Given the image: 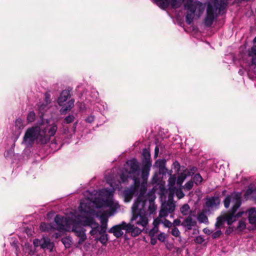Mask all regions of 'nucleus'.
<instances>
[{"label":"nucleus","instance_id":"f257e3e1","mask_svg":"<svg viewBox=\"0 0 256 256\" xmlns=\"http://www.w3.org/2000/svg\"><path fill=\"white\" fill-rule=\"evenodd\" d=\"M128 176L124 174L120 176V181H114L110 180L108 176L106 177L107 182L112 188V190L102 189L100 191V195L106 197V199L102 200L98 199L95 201H88L86 202H81L78 207V210L80 214L78 216V219L84 226H88L92 228L90 234L91 236H94L100 234V226L92 218L88 216V214H94L95 212L94 208H100L108 207L110 208L115 206L112 200L113 191L116 189L120 188V183L125 182L128 180Z\"/></svg>","mask_w":256,"mask_h":256},{"label":"nucleus","instance_id":"f03ea898","mask_svg":"<svg viewBox=\"0 0 256 256\" xmlns=\"http://www.w3.org/2000/svg\"><path fill=\"white\" fill-rule=\"evenodd\" d=\"M156 209L152 200H148L144 202H134L132 207V215L130 220L129 224L134 228H138V236L144 230L148 222V216L153 214Z\"/></svg>","mask_w":256,"mask_h":256},{"label":"nucleus","instance_id":"7ed1b4c3","mask_svg":"<svg viewBox=\"0 0 256 256\" xmlns=\"http://www.w3.org/2000/svg\"><path fill=\"white\" fill-rule=\"evenodd\" d=\"M242 194L240 193H234L226 197L224 200V206L226 208H228L230 204L232 205V208L229 212L223 214L226 222L228 225H231L237 219L242 216L244 212H239L235 214L237 210L241 205Z\"/></svg>","mask_w":256,"mask_h":256},{"label":"nucleus","instance_id":"20e7f679","mask_svg":"<svg viewBox=\"0 0 256 256\" xmlns=\"http://www.w3.org/2000/svg\"><path fill=\"white\" fill-rule=\"evenodd\" d=\"M147 190L146 183H140V178H134V184L128 188L123 192V196L124 201L126 202H130L134 195H138L136 200L135 202H144L148 201L147 196L144 194Z\"/></svg>","mask_w":256,"mask_h":256},{"label":"nucleus","instance_id":"39448f33","mask_svg":"<svg viewBox=\"0 0 256 256\" xmlns=\"http://www.w3.org/2000/svg\"><path fill=\"white\" fill-rule=\"evenodd\" d=\"M184 8L187 10L186 21L188 24L193 22L194 14L200 17L203 13L205 6L197 0H187L184 4Z\"/></svg>","mask_w":256,"mask_h":256},{"label":"nucleus","instance_id":"423d86ee","mask_svg":"<svg viewBox=\"0 0 256 256\" xmlns=\"http://www.w3.org/2000/svg\"><path fill=\"white\" fill-rule=\"evenodd\" d=\"M122 230H124L126 233L130 234L133 237L138 236V232L140 230L138 228H134L128 223L122 222L111 228L108 230V232L112 234L116 238H119L124 234Z\"/></svg>","mask_w":256,"mask_h":256},{"label":"nucleus","instance_id":"0eeeda50","mask_svg":"<svg viewBox=\"0 0 256 256\" xmlns=\"http://www.w3.org/2000/svg\"><path fill=\"white\" fill-rule=\"evenodd\" d=\"M70 92L68 90H64L62 92L58 99V105L62 107L60 112L62 114H65L67 112L70 111L74 106V100L70 99Z\"/></svg>","mask_w":256,"mask_h":256},{"label":"nucleus","instance_id":"6e6552de","mask_svg":"<svg viewBox=\"0 0 256 256\" xmlns=\"http://www.w3.org/2000/svg\"><path fill=\"white\" fill-rule=\"evenodd\" d=\"M224 8H221L220 5L216 4L214 2L213 4H208L206 8V16L204 19V24L207 27H210L212 24L214 19L217 16V12L222 10Z\"/></svg>","mask_w":256,"mask_h":256},{"label":"nucleus","instance_id":"1a4fd4ad","mask_svg":"<svg viewBox=\"0 0 256 256\" xmlns=\"http://www.w3.org/2000/svg\"><path fill=\"white\" fill-rule=\"evenodd\" d=\"M40 132V128L38 126H32L28 128L24 136L22 144L27 148L32 146Z\"/></svg>","mask_w":256,"mask_h":256},{"label":"nucleus","instance_id":"9d476101","mask_svg":"<svg viewBox=\"0 0 256 256\" xmlns=\"http://www.w3.org/2000/svg\"><path fill=\"white\" fill-rule=\"evenodd\" d=\"M76 219L78 222V223H74L72 227V232H73L75 235L79 238V240L78 242L77 248L78 247V246L82 244L86 240L87 236L86 234V230L80 225V224L81 222H80L78 220V216H76Z\"/></svg>","mask_w":256,"mask_h":256},{"label":"nucleus","instance_id":"9b49d317","mask_svg":"<svg viewBox=\"0 0 256 256\" xmlns=\"http://www.w3.org/2000/svg\"><path fill=\"white\" fill-rule=\"evenodd\" d=\"M127 165L130 167L128 174L133 180L134 178H139L140 170L138 163L136 159L128 160L126 162Z\"/></svg>","mask_w":256,"mask_h":256},{"label":"nucleus","instance_id":"f8f14e48","mask_svg":"<svg viewBox=\"0 0 256 256\" xmlns=\"http://www.w3.org/2000/svg\"><path fill=\"white\" fill-rule=\"evenodd\" d=\"M175 208L176 205L172 201L168 200V202L163 204L159 212V217H166L169 214L173 212Z\"/></svg>","mask_w":256,"mask_h":256},{"label":"nucleus","instance_id":"ddd939ff","mask_svg":"<svg viewBox=\"0 0 256 256\" xmlns=\"http://www.w3.org/2000/svg\"><path fill=\"white\" fill-rule=\"evenodd\" d=\"M220 203V200L218 197L212 196L206 199V202L205 212L213 210L218 208Z\"/></svg>","mask_w":256,"mask_h":256},{"label":"nucleus","instance_id":"4468645a","mask_svg":"<svg viewBox=\"0 0 256 256\" xmlns=\"http://www.w3.org/2000/svg\"><path fill=\"white\" fill-rule=\"evenodd\" d=\"M156 4L160 8L164 9L167 8L170 4L173 8L180 7V4L178 0H154Z\"/></svg>","mask_w":256,"mask_h":256},{"label":"nucleus","instance_id":"2eb2a0df","mask_svg":"<svg viewBox=\"0 0 256 256\" xmlns=\"http://www.w3.org/2000/svg\"><path fill=\"white\" fill-rule=\"evenodd\" d=\"M47 130L40 128V132L36 136V141L37 144H44L49 142L50 138L46 134Z\"/></svg>","mask_w":256,"mask_h":256},{"label":"nucleus","instance_id":"dca6fc26","mask_svg":"<svg viewBox=\"0 0 256 256\" xmlns=\"http://www.w3.org/2000/svg\"><path fill=\"white\" fill-rule=\"evenodd\" d=\"M196 224V222L192 219L191 215L186 218L181 224V225L186 228L188 230H191Z\"/></svg>","mask_w":256,"mask_h":256},{"label":"nucleus","instance_id":"f3484780","mask_svg":"<svg viewBox=\"0 0 256 256\" xmlns=\"http://www.w3.org/2000/svg\"><path fill=\"white\" fill-rule=\"evenodd\" d=\"M54 222L56 224V230L60 231L65 230L66 220L63 216L57 215L54 218Z\"/></svg>","mask_w":256,"mask_h":256},{"label":"nucleus","instance_id":"a211bd4d","mask_svg":"<svg viewBox=\"0 0 256 256\" xmlns=\"http://www.w3.org/2000/svg\"><path fill=\"white\" fill-rule=\"evenodd\" d=\"M151 163L150 161H147L144 164L142 170V178L143 179L142 182H146L147 178L149 175V172L150 170Z\"/></svg>","mask_w":256,"mask_h":256},{"label":"nucleus","instance_id":"6ab92c4d","mask_svg":"<svg viewBox=\"0 0 256 256\" xmlns=\"http://www.w3.org/2000/svg\"><path fill=\"white\" fill-rule=\"evenodd\" d=\"M42 248H46L50 252L52 250L54 246V243L48 238H41Z\"/></svg>","mask_w":256,"mask_h":256},{"label":"nucleus","instance_id":"aec40b11","mask_svg":"<svg viewBox=\"0 0 256 256\" xmlns=\"http://www.w3.org/2000/svg\"><path fill=\"white\" fill-rule=\"evenodd\" d=\"M249 222L252 224H256V210L251 208L248 210Z\"/></svg>","mask_w":256,"mask_h":256},{"label":"nucleus","instance_id":"412c9836","mask_svg":"<svg viewBox=\"0 0 256 256\" xmlns=\"http://www.w3.org/2000/svg\"><path fill=\"white\" fill-rule=\"evenodd\" d=\"M226 220L223 215L220 216L216 218V222L215 224V227L216 229L223 227Z\"/></svg>","mask_w":256,"mask_h":256},{"label":"nucleus","instance_id":"4be33fe9","mask_svg":"<svg viewBox=\"0 0 256 256\" xmlns=\"http://www.w3.org/2000/svg\"><path fill=\"white\" fill-rule=\"evenodd\" d=\"M107 219L101 218V226H100V234L106 233L107 229Z\"/></svg>","mask_w":256,"mask_h":256},{"label":"nucleus","instance_id":"5701e85b","mask_svg":"<svg viewBox=\"0 0 256 256\" xmlns=\"http://www.w3.org/2000/svg\"><path fill=\"white\" fill-rule=\"evenodd\" d=\"M46 129L48 131V134L46 133V134L48 136H49V138H50V136H52L55 134L58 130V127L57 126L54 124L50 126V128Z\"/></svg>","mask_w":256,"mask_h":256},{"label":"nucleus","instance_id":"b1692460","mask_svg":"<svg viewBox=\"0 0 256 256\" xmlns=\"http://www.w3.org/2000/svg\"><path fill=\"white\" fill-rule=\"evenodd\" d=\"M180 212L183 216H187L190 212V206L188 204H184L180 208Z\"/></svg>","mask_w":256,"mask_h":256},{"label":"nucleus","instance_id":"393cba45","mask_svg":"<svg viewBox=\"0 0 256 256\" xmlns=\"http://www.w3.org/2000/svg\"><path fill=\"white\" fill-rule=\"evenodd\" d=\"M53 228L52 226L50 224L42 222L40 225V230L42 232H48Z\"/></svg>","mask_w":256,"mask_h":256},{"label":"nucleus","instance_id":"a878e982","mask_svg":"<svg viewBox=\"0 0 256 256\" xmlns=\"http://www.w3.org/2000/svg\"><path fill=\"white\" fill-rule=\"evenodd\" d=\"M198 220L200 223H208V218L204 212H202L198 214Z\"/></svg>","mask_w":256,"mask_h":256},{"label":"nucleus","instance_id":"bb28decb","mask_svg":"<svg viewBox=\"0 0 256 256\" xmlns=\"http://www.w3.org/2000/svg\"><path fill=\"white\" fill-rule=\"evenodd\" d=\"M48 104H46V103L44 102H40L38 104V110L40 111V112L42 113V116L43 115L44 112L48 108Z\"/></svg>","mask_w":256,"mask_h":256},{"label":"nucleus","instance_id":"cd10ccee","mask_svg":"<svg viewBox=\"0 0 256 256\" xmlns=\"http://www.w3.org/2000/svg\"><path fill=\"white\" fill-rule=\"evenodd\" d=\"M62 244L66 248H70L72 243V238L70 236H66L64 238L61 240Z\"/></svg>","mask_w":256,"mask_h":256},{"label":"nucleus","instance_id":"c85d7f7f","mask_svg":"<svg viewBox=\"0 0 256 256\" xmlns=\"http://www.w3.org/2000/svg\"><path fill=\"white\" fill-rule=\"evenodd\" d=\"M250 56L252 58V64L256 66V45L251 48Z\"/></svg>","mask_w":256,"mask_h":256},{"label":"nucleus","instance_id":"c756f323","mask_svg":"<svg viewBox=\"0 0 256 256\" xmlns=\"http://www.w3.org/2000/svg\"><path fill=\"white\" fill-rule=\"evenodd\" d=\"M188 176V175L184 171L183 172L180 173V174L178 176L176 183L178 185H181L186 178Z\"/></svg>","mask_w":256,"mask_h":256},{"label":"nucleus","instance_id":"7c9ffc66","mask_svg":"<svg viewBox=\"0 0 256 256\" xmlns=\"http://www.w3.org/2000/svg\"><path fill=\"white\" fill-rule=\"evenodd\" d=\"M168 232L176 238L180 237V232L177 227L172 226L171 231L170 232V230H168Z\"/></svg>","mask_w":256,"mask_h":256},{"label":"nucleus","instance_id":"2f4dec72","mask_svg":"<svg viewBox=\"0 0 256 256\" xmlns=\"http://www.w3.org/2000/svg\"><path fill=\"white\" fill-rule=\"evenodd\" d=\"M100 236L98 240L102 244H106L108 240V235L106 233L100 234Z\"/></svg>","mask_w":256,"mask_h":256},{"label":"nucleus","instance_id":"473e14b6","mask_svg":"<svg viewBox=\"0 0 256 256\" xmlns=\"http://www.w3.org/2000/svg\"><path fill=\"white\" fill-rule=\"evenodd\" d=\"M197 170V168L194 166L190 167L189 168H186L184 171L188 176L193 175Z\"/></svg>","mask_w":256,"mask_h":256},{"label":"nucleus","instance_id":"72a5a7b5","mask_svg":"<svg viewBox=\"0 0 256 256\" xmlns=\"http://www.w3.org/2000/svg\"><path fill=\"white\" fill-rule=\"evenodd\" d=\"M246 228V224L244 221L240 220L238 222V226L236 228V230H238V232L243 231Z\"/></svg>","mask_w":256,"mask_h":256},{"label":"nucleus","instance_id":"f704fd0d","mask_svg":"<svg viewBox=\"0 0 256 256\" xmlns=\"http://www.w3.org/2000/svg\"><path fill=\"white\" fill-rule=\"evenodd\" d=\"M74 119L75 117L74 115L70 114L65 118L64 120V122L65 124H70L73 122L74 120Z\"/></svg>","mask_w":256,"mask_h":256},{"label":"nucleus","instance_id":"c9c22d12","mask_svg":"<svg viewBox=\"0 0 256 256\" xmlns=\"http://www.w3.org/2000/svg\"><path fill=\"white\" fill-rule=\"evenodd\" d=\"M15 126L16 128L19 130L24 128V126L23 124L22 120V119L18 118L16 120L15 122Z\"/></svg>","mask_w":256,"mask_h":256},{"label":"nucleus","instance_id":"e433bc0d","mask_svg":"<svg viewBox=\"0 0 256 256\" xmlns=\"http://www.w3.org/2000/svg\"><path fill=\"white\" fill-rule=\"evenodd\" d=\"M35 113L34 112H30L27 116V120L28 122H33L35 120Z\"/></svg>","mask_w":256,"mask_h":256},{"label":"nucleus","instance_id":"4c0bfd02","mask_svg":"<svg viewBox=\"0 0 256 256\" xmlns=\"http://www.w3.org/2000/svg\"><path fill=\"white\" fill-rule=\"evenodd\" d=\"M202 180V178L200 174H195L194 178V182L196 184H200Z\"/></svg>","mask_w":256,"mask_h":256},{"label":"nucleus","instance_id":"58836bf2","mask_svg":"<svg viewBox=\"0 0 256 256\" xmlns=\"http://www.w3.org/2000/svg\"><path fill=\"white\" fill-rule=\"evenodd\" d=\"M214 2L220 5L221 8H225L226 6V0H214Z\"/></svg>","mask_w":256,"mask_h":256},{"label":"nucleus","instance_id":"ea45409f","mask_svg":"<svg viewBox=\"0 0 256 256\" xmlns=\"http://www.w3.org/2000/svg\"><path fill=\"white\" fill-rule=\"evenodd\" d=\"M176 181V177L174 175H170L168 178V184L170 186H173L174 185Z\"/></svg>","mask_w":256,"mask_h":256},{"label":"nucleus","instance_id":"a19ab883","mask_svg":"<svg viewBox=\"0 0 256 256\" xmlns=\"http://www.w3.org/2000/svg\"><path fill=\"white\" fill-rule=\"evenodd\" d=\"M162 223L166 228H170L172 227V224L169 220L164 219V220L160 222Z\"/></svg>","mask_w":256,"mask_h":256},{"label":"nucleus","instance_id":"79ce46f5","mask_svg":"<svg viewBox=\"0 0 256 256\" xmlns=\"http://www.w3.org/2000/svg\"><path fill=\"white\" fill-rule=\"evenodd\" d=\"M194 184L192 182L189 181L187 182L184 186V189L187 190H190L193 187Z\"/></svg>","mask_w":256,"mask_h":256},{"label":"nucleus","instance_id":"37998d69","mask_svg":"<svg viewBox=\"0 0 256 256\" xmlns=\"http://www.w3.org/2000/svg\"><path fill=\"white\" fill-rule=\"evenodd\" d=\"M158 231V228L155 226L152 230H150L149 234L151 236H154L156 234Z\"/></svg>","mask_w":256,"mask_h":256},{"label":"nucleus","instance_id":"c03bdc74","mask_svg":"<svg viewBox=\"0 0 256 256\" xmlns=\"http://www.w3.org/2000/svg\"><path fill=\"white\" fill-rule=\"evenodd\" d=\"M44 102L46 104H50L51 102L50 95L48 92L44 94Z\"/></svg>","mask_w":256,"mask_h":256},{"label":"nucleus","instance_id":"a18cd8bd","mask_svg":"<svg viewBox=\"0 0 256 256\" xmlns=\"http://www.w3.org/2000/svg\"><path fill=\"white\" fill-rule=\"evenodd\" d=\"M166 236L164 232H160L158 236V239L161 242H164Z\"/></svg>","mask_w":256,"mask_h":256},{"label":"nucleus","instance_id":"49530a36","mask_svg":"<svg viewBox=\"0 0 256 256\" xmlns=\"http://www.w3.org/2000/svg\"><path fill=\"white\" fill-rule=\"evenodd\" d=\"M222 234V232L220 230H218L212 234V238H216L220 237Z\"/></svg>","mask_w":256,"mask_h":256},{"label":"nucleus","instance_id":"de8ad7c7","mask_svg":"<svg viewBox=\"0 0 256 256\" xmlns=\"http://www.w3.org/2000/svg\"><path fill=\"white\" fill-rule=\"evenodd\" d=\"M156 163L158 164V168H163L166 166V161L165 160H160L156 162Z\"/></svg>","mask_w":256,"mask_h":256},{"label":"nucleus","instance_id":"09e8293b","mask_svg":"<svg viewBox=\"0 0 256 256\" xmlns=\"http://www.w3.org/2000/svg\"><path fill=\"white\" fill-rule=\"evenodd\" d=\"M33 244L35 247H38V246H40V248H42L41 239L38 240V239L36 238V239L34 240Z\"/></svg>","mask_w":256,"mask_h":256},{"label":"nucleus","instance_id":"8fccbe9b","mask_svg":"<svg viewBox=\"0 0 256 256\" xmlns=\"http://www.w3.org/2000/svg\"><path fill=\"white\" fill-rule=\"evenodd\" d=\"M236 230V228L234 226H229L228 228H226L225 234L226 235L230 234L232 232H233L234 230Z\"/></svg>","mask_w":256,"mask_h":256},{"label":"nucleus","instance_id":"3c124183","mask_svg":"<svg viewBox=\"0 0 256 256\" xmlns=\"http://www.w3.org/2000/svg\"><path fill=\"white\" fill-rule=\"evenodd\" d=\"M176 196L178 199H180L184 196V194L181 190H178L176 191Z\"/></svg>","mask_w":256,"mask_h":256},{"label":"nucleus","instance_id":"603ef678","mask_svg":"<svg viewBox=\"0 0 256 256\" xmlns=\"http://www.w3.org/2000/svg\"><path fill=\"white\" fill-rule=\"evenodd\" d=\"M172 226L173 227H176L178 226H179L181 225V221L180 219H176L174 220V222H172Z\"/></svg>","mask_w":256,"mask_h":256},{"label":"nucleus","instance_id":"864d4df0","mask_svg":"<svg viewBox=\"0 0 256 256\" xmlns=\"http://www.w3.org/2000/svg\"><path fill=\"white\" fill-rule=\"evenodd\" d=\"M173 166L174 169H176L178 172L180 170V164L177 161H176L173 163Z\"/></svg>","mask_w":256,"mask_h":256},{"label":"nucleus","instance_id":"5fc2aeb1","mask_svg":"<svg viewBox=\"0 0 256 256\" xmlns=\"http://www.w3.org/2000/svg\"><path fill=\"white\" fill-rule=\"evenodd\" d=\"M94 120V116H88L86 119V121L88 122L91 123Z\"/></svg>","mask_w":256,"mask_h":256},{"label":"nucleus","instance_id":"6e6d98bb","mask_svg":"<svg viewBox=\"0 0 256 256\" xmlns=\"http://www.w3.org/2000/svg\"><path fill=\"white\" fill-rule=\"evenodd\" d=\"M159 171L160 174H165L167 171V169L166 168V166L163 168H159Z\"/></svg>","mask_w":256,"mask_h":256},{"label":"nucleus","instance_id":"4d7b16f0","mask_svg":"<svg viewBox=\"0 0 256 256\" xmlns=\"http://www.w3.org/2000/svg\"><path fill=\"white\" fill-rule=\"evenodd\" d=\"M153 236H152L151 240H150V244L152 245H155L156 243V238H152Z\"/></svg>","mask_w":256,"mask_h":256},{"label":"nucleus","instance_id":"13d9d810","mask_svg":"<svg viewBox=\"0 0 256 256\" xmlns=\"http://www.w3.org/2000/svg\"><path fill=\"white\" fill-rule=\"evenodd\" d=\"M159 152V148L158 146H156L154 149V157L156 158L158 156Z\"/></svg>","mask_w":256,"mask_h":256},{"label":"nucleus","instance_id":"bf43d9fd","mask_svg":"<svg viewBox=\"0 0 256 256\" xmlns=\"http://www.w3.org/2000/svg\"><path fill=\"white\" fill-rule=\"evenodd\" d=\"M143 154L144 155V156L146 157V156H148V158H150V154L149 152H146L145 151H144L143 152Z\"/></svg>","mask_w":256,"mask_h":256},{"label":"nucleus","instance_id":"052dcab7","mask_svg":"<svg viewBox=\"0 0 256 256\" xmlns=\"http://www.w3.org/2000/svg\"><path fill=\"white\" fill-rule=\"evenodd\" d=\"M53 236L54 237L56 238H58L60 236V233L56 232L54 234Z\"/></svg>","mask_w":256,"mask_h":256},{"label":"nucleus","instance_id":"680f3d73","mask_svg":"<svg viewBox=\"0 0 256 256\" xmlns=\"http://www.w3.org/2000/svg\"><path fill=\"white\" fill-rule=\"evenodd\" d=\"M199 239H202V238H198H198H196V240H197V242H200V241H198V240H199Z\"/></svg>","mask_w":256,"mask_h":256},{"label":"nucleus","instance_id":"e2e57ef3","mask_svg":"<svg viewBox=\"0 0 256 256\" xmlns=\"http://www.w3.org/2000/svg\"><path fill=\"white\" fill-rule=\"evenodd\" d=\"M254 42L256 43V36L254 39Z\"/></svg>","mask_w":256,"mask_h":256},{"label":"nucleus","instance_id":"0e129e2a","mask_svg":"<svg viewBox=\"0 0 256 256\" xmlns=\"http://www.w3.org/2000/svg\"><path fill=\"white\" fill-rule=\"evenodd\" d=\"M205 230H206V229H204V232H206H206L205 231Z\"/></svg>","mask_w":256,"mask_h":256},{"label":"nucleus","instance_id":"69168bd1","mask_svg":"<svg viewBox=\"0 0 256 256\" xmlns=\"http://www.w3.org/2000/svg\"><path fill=\"white\" fill-rule=\"evenodd\" d=\"M228 1V0H226V2Z\"/></svg>","mask_w":256,"mask_h":256}]
</instances>
